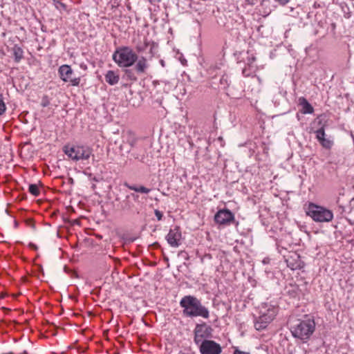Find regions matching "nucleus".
Listing matches in <instances>:
<instances>
[{"label":"nucleus","mask_w":354,"mask_h":354,"mask_svg":"<svg viewBox=\"0 0 354 354\" xmlns=\"http://www.w3.org/2000/svg\"><path fill=\"white\" fill-rule=\"evenodd\" d=\"M106 82L110 85H115L119 82L120 75L118 71H108L104 75Z\"/></svg>","instance_id":"nucleus-14"},{"label":"nucleus","mask_w":354,"mask_h":354,"mask_svg":"<svg viewBox=\"0 0 354 354\" xmlns=\"http://www.w3.org/2000/svg\"><path fill=\"white\" fill-rule=\"evenodd\" d=\"M299 104L302 106L301 112L304 114L312 113L313 112V108L311 104L304 97H300L299 99Z\"/></svg>","instance_id":"nucleus-15"},{"label":"nucleus","mask_w":354,"mask_h":354,"mask_svg":"<svg viewBox=\"0 0 354 354\" xmlns=\"http://www.w3.org/2000/svg\"><path fill=\"white\" fill-rule=\"evenodd\" d=\"M138 57L129 46H120L112 55L113 60L119 67H130L137 61Z\"/></svg>","instance_id":"nucleus-4"},{"label":"nucleus","mask_w":354,"mask_h":354,"mask_svg":"<svg viewBox=\"0 0 354 354\" xmlns=\"http://www.w3.org/2000/svg\"><path fill=\"white\" fill-rule=\"evenodd\" d=\"M306 212L317 222H328L332 219V212L330 210L313 203L309 204Z\"/></svg>","instance_id":"nucleus-6"},{"label":"nucleus","mask_w":354,"mask_h":354,"mask_svg":"<svg viewBox=\"0 0 354 354\" xmlns=\"http://www.w3.org/2000/svg\"><path fill=\"white\" fill-rule=\"evenodd\" d=\"M180 306L183 308V314L185 317H201L205 319L209 317V310L194 296H184L180 301Z\"/></svg>","instance_id":"nucleus-1"},{"label":"nucleus","mask_w":354,"mask_h":354,"mask_svg":"<svg viewBox=\"0 0 354 354\" xmlns=\"http://www.w3.org/2000/svg\"><path fill=\"white\" fill-rule=\"evenodd\" d=\"M324 136L325 132L323 128H321L316 131V137L317 140L321 142L323 147L329 148L330 141L325 140Z\"/></svg>","instance_id":"nucleus-16"},{"label":"nucleus","mask_w":354,"mask_h":354,"mask_svg":"<svg viewBox=\"0 0 354 354\" xmlns=\"http://www.w3.org/2000/svg\"><path fill=\"white\" fill-rule=\"evenodd\" d=\"M255 60H256V58L254 56L248 58V64L249 67H252V64H253V62H255Z\"/></svg>","instance_id":"nucleus-24"},{"label":"nucleus","mask_w":354,"mask_h":354,"mask_svg":"<svg viewBox=\"0 0 354 354\" xmlns=\"http://www.w3.org/2000/svg\"><path fill=\"white\" fill-rule=\"evenodd\" d=\"M243 74L245 77H249L252 73L248 70L247 68H244L242 71Z\"/></svg>","instance_id":"nucleus-25"},{"label":"nucleus","mask_w":354,"mask_h":354,"mask_svg":"<svg viewBox=\"0 0 354 354\" xmlns=\"http://www.w3.org/2000/svg\"><path fill=\"white\" fill-rule=\"evenodd\" d=\"M274 1L278 2L279 3H280L282 6L286 5V3H288L290 1V0H274Z\"/></svg>","instance_id":"nucleus-26"},{"label":"nucleus","mask_w":354,"mask_h":354,"mask_svg":"<svg viewBox=\"0 0 354 354\" xmlns=\"http://www.w3.org/2000/svg\"><path fill=\"white\" fill-rule=\"evenodd\" d=\"M130 196H131L133 198L134 201H137L138 199V198H139V196L138 194H134V193L131 194L129 196V197Z\"/></svg>","instance_id":"nucleus-27"},{"label":"nucleus","mask_w":354,"mask_h":354,"mask_svg":"<svg viewBox=\"0 0 354 354\" xmlns=\"http://www.w3.org/2000/svg\"><path fill=\"white\" fill-rule=\"evenodd\" d=\"M155 43L153 41H151L145 37L142 42H140L136 46V49L138 53H142L145 51L148 47H150V53L153 54V49Z\"/></svg>","instance_id":"nucleus-12"},{"label":"nucleus","mask_w":354,"mask_h":354,"mask_svg":"<svg viewBox=\"0 0 354 354\" xmlns=\"http://www.w3.org/2000/svg\"><path fill=\"white\" fill-rule=\"evenodd\" d=\"M154 213H155V215L158 221H160L162 218L163 214L160 211L156 209Z\"/></svg>","instance_id":"nucleus-23"},{"label":"nucleus","mask_w":354,"mask_h":354,"mask_svg":"<svg viewBox=\"0 0 354 354\" xmlns=\"http://www.w3.org/2000/svg\"><path fill=\"white\" fill-rule=\"evenodd\" d=\"M12 51L14 55L15 61L17 63H19L24 58L23 49L20 46L15 45L12 49Z\"/></svg>","instance_id":"nucleus-17"},{"label":"nucleus","mask_w":354,"mask_h":354,"mask_svg":"<svg viewBox=\"0 0 354 354\" xmlns=\"http://www.w3.org/2000/svg\"><path fill=\"white\" fill-rule=\"evenodd\" d=\"M6 110V106L3 101V97L0 94V115H1Z\"/></svg>","instance_id":"nucleus-21"},{"label":"nucleus","mask_w":354,"mask_h":354,"mask_svg":"<svg viewBox=\"0 0 354 354\" xmlns=\"http://www.w3.org/2000/svg\"><path fill=\"white\" fill-rule=\"evenodd\" d=\"M129 198V196H127L126 198V202H125V205L124 207V209H131L132 208V205H131V203L128 201Z\"/></svg>","instance_id":"nucleus-22"},{"label":"nucleus","mask_w":354,"mask_h":354,"mask_svg":"<svg viewBox=\"0 0 354 354\" xmlns=\"http://www.w3.org/2000/svg\"><path fill=\"white\" fill-rule=\"evenodd\" d=\"M205 257H207L208 259H211L212 256H211V254H205Z\"/></svg>","instance_id":"nucleus-29"},{"label":"nucleus","mask_w":354,"mask_h":354,"mask_svg":"<svg viewBox=\"0 0 354 354\" xmlns=\"http://www.w3.org/2000/svg\"><path fill=\"white\" fill-rule=\"evenodd\" d=\"M19 354H28V353L27 351H24V352H22Z\"/></svg>","instance_id":"nucleus-31"},{"label":"nucleus","mask_w":354,"mask_h":354,"mask_svg":"<svg viewBox=\"0 0 354 354\" xmlns=\"http://www.w3.org/2000/svg\"><path fill=\"white\" fill-rule=\"evenodd\" d=\"M181 238V231L180 227L178 226H176L173 229H170L169 233L166 236L167 243L173 248H178L180 245Z\"/></svg>","instance_id":"nucleus-11"},{"label":"nucleus","mask_w":354,"mask_h":354,"mask_svg":"<svg viewBox=\"0 0 354 354\" xmlns=\"http://www.w3.org/2000/svg\"><path fill=\"white\" fill-rule=\"evenodd\" d=\"M212 328L205 324H196L194 333V341L196 344L200 345L202 342L207 340L206 339L212 335Z\"/></svg>","instance_id":"nucleus-8"},{"label":"nucleus","mask_w":354,"mask_h":354,"mask_svg":"<svg viewBox=\"0 0 354 354\" xmlns=\"http://www.w3.org/2000/svg\"><path fill=\"white\" fill-rule=\"evenodd\" d=\"M58 73L63 82H69L75 86L80 84V77H73L74 72L69 65L64 64L59 66Z\"/></svg>","instance_id":"nucleus-7"},{"label":"nucleus","mask_w":354,"mask_h":354,"mask_svg":"<svg viewBox=\"0 0 354 354\" xmlns=\"http://www.w3.org/2000/svg\"><path fill=\"white\" fill-rule=\"evenodd\" d=\"M124 185L129 189L130 190H133L136 192L143 193V194H148L150 192L151 189L149 188H147L144 186H139L137 187L136 185H129L128 183H125Z\"/></svg>","instance_id":"nucleus-18"},{"label":"nucleus","mask_w":354,"mask_h":354,"mask_svg":"<svg viewBox=\"0 0 354 354\" xmlns=\"http://www.w3.org/2000/svg\"><path fill=\"white\" fill-rule=\"evenodd\" d=\"M234 220V215L233 213L227 209H220L214 215V221L222 225H227L232 223Z\"/></svg>","instance_id":"nucleus-10"},{"label":"nucleus","mask_w":354,"mask_h":354,"mask_svg":"<svg viewBox=\"0 0 354 354\" xmlns=\"http://www.w3.org/2000/svg\"><path fill=\"white\" fill-rule=\"evenodd\" d=\"M288 266L291 268V269L295 270L296 267H294V266H290L289 264H288Z\"/></svg>","instance_id":"nucleus-30"},{"label":"nucleus","mask_w":354,"mask_h":354,"mask_svg":"<svg viewBox=\"0 0 354 354\" xmlns=\"http://www.w3.org/2000/svg\"><path fill=\"white\" fill-rule=\"evenodd\" d=\"M277 306L270 303H262L259 306V317L254 322L257 330L265 329L277 314Z\"/></svg>","instance_id":"nucleus-3"},{"label":"nucleus","mask_w":354,"mask_h":354,"mask_svg":"<svg viewBox=\"0 0 354 354\" xmlns=\"http://www.w3.org/2000/svg\"><path fill=\"white\" fill-rule=\"evenodd\" d=\"M28 192L35 196H38L40 194L39 189L36 184H30L28 187Z\"/></svg>","instance_id":"nucleus-20"},{"label":"nucleus","mask_w":354,"mask_h":354,"mask_svg":"<svg viewBox=\"0 0 354 354\" xmlns=\"http://www.w3.org/2000/svg\"><path fill=\"white\" fill-rule=\"evenodd\" d=\"M127 136V142L131 146H134L137 139L135 136V134L131 131H127L126 133Z\"/></svg>","instance_id":"nucleus-19"},{"label":"nucleus","mask_w":354,"mask_h":354,"mask_svg":"<svg viewBox=\"0 0 354 354\" xmlns=\"http://www.w3.org/2000/svg\"><path fill=\"white\" fill-rule=\"evenodd\" d=\"M149 68V64L147 59L141 57L139 59H137L135 65V70L138 74H144L146 73Z\"/></svg>","instance_id":"nucleus-13"},{"label":"nucleus","mask_w":354,"mask_h":354,"mask_svg":"<svg viewBox=\"0 0 354 354\" xmlns=\"http://www.w3.org/2000/svg\"><path fill=\"white\" fill-rule=\"evenodd\" d=\"M315 328L314 319L306 317L304 319H297L291 326V333L295 337L306 341L313 335Z\"/></svg>","instance_id":"nucleus-2"},{"label":"nucleus","mask_w":354,"mask_h":354,"mask_svg":"<svg viewBox=\"0 0 354 354\" xmlns=\"http://www.w3.org/2000/svg\"><path fill=\"white\" fill-rule=\"evenodd\" d=\"M198 346L201 354H221L222 352L221 345L213 340H204Z\"/></svg>","instance_id":"nucleus-9"},{"label":"nucleus","mask_w":354,"mask_h":354,"mask_svg":"<svg viewBox=\"0 0 354 354\" xmlns=\"http://www.w3.org/2000/svg\"><path fill=\"white\" fill-rule=\"evenodd\" d=\"M234 354H250V353H247V352L236 350L234 351Z\"/></svg>","instance_id":"nucleus-28"},{"label":"nucleus","mask_w":354,"mask_h":354,"mask_svg":"<svg viewBox=\"0 0 354 354\" xmlns=\"http://www.w3.org/2000/svg\"><path fill=\"white\" fill-rule=\"evenodd\" d=\"M65 154L75 161L86 160L91 153L92 149L84 145H66L63 148Z\"/></svg>","instance_id":"nucleus-5"}]
</instances>
